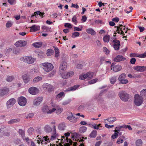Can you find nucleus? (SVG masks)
I'll return each mask as SVG.
<instances>
[{
	"label": "nucleus",
	"mask_w": 146,
	"mask_h": 146,
	"mask_svg": "<svg viewBox=\"0 0 146 146\" xmlns=\"http://www.w3.org/2000/svg\"><path fill=\"white\" fill-rule=\"evenodd\" d=\"M143 102V98L139 94H135L134 97V104L137 106H141Z\"/></svg>",
	"instance_id": "f257e3e1"
},
{
	"label": "nucleus",
	"mask_w": 146,
	"mask_h": 146,
	"mask_svg": "<svg viewBox=\"0 0 146 146\" xmlns=\"http://www.w3.org/2000/svg\"><path fill=\"white\" fill-rule=\"evenodd\" d=\"M53 107V105H52L51 106L45 105L42 107L41 110L44 113L51 114L53 113V111L54 110Z\"/></svg>",
	"instance_id": "f03ea898"
},
{
	"label": "nucleus",
	"mask_w": 146,
	"mask_h": 146,
	"mask_svg": "<svg viewBox=\"0 0 146 146\" xmlns=\"http://www.w3.org/2000/svg\"><path fill=\"white\" fill-rule=\"evenodd\" d=\"M43 68L44 70L47 72L51 71L54 68L52 64L48 62H44L42 64Z\"/></svg>",
	"instance_id": "7ed1b4c3"
},
{
	"label": "nucleus",
	"mask_w": 146,
	"mask_h": 146,
	"mask_svg": "<svg viewBox=\"0 0 146 146\" xmlns=\"http://www.w3.org/2000/svg\"><path fill=\"white\" fill-rule=\"evenodd\" d=\"M94 75L93 72H88L86 74H83L79 76V78L80 79L83 80L86 79L90 80L92 79Z\"/></svg>",
	"instance_id": "20e7f679"
},
{
	"label": "nucleus",
	"mask_w": 146,
	"mask_h": 146,
	"mask_svg": "<svg viewBox=\"0 0 146 146\" xmlns=\"http://www.w3.org/2000/svg\"><path fill=\"white\" fill-rule=\"evenodd\" d=\"M119 95L121 100L124 102L127 101L129 98V95L124 91H122L120 92Z\"/></svg>",
	"instance_id": "39448f33"
},
{
	"label": "nucleus",
	"mask_w": 146,
	"mask_h": 146,
	"mask_svg": "<svg viewBox=\"0 0 146 146\" xmlns=\"http://www.w3.org/2000/svg\"><path fill=\"white\" fill-rule=\"evenodd\" d=\"M21 60L24 62L29 64L33 63L36 60L35 59L31 56H24L21 58Z\"/></svg>",
	"instance_id": "423d86ee"
},
{
	"label": "nucleus",
	"mask_w": 146,
	"mask_h": 146,
	"mask_svg": "<svg viewBox=\"0 0 146 146\" xmlns=\"http://www.w3.org/2000/svg\"><path fill=\"white\" fill-rule=\"evenodd\" d=\"M53 109H54L53 113L55 112L56 113L57 115L60 114L63 110L62 108L60 107L59 105L55 104H53Z\"/></svg>",
	"instance_id": "0eeeda50"
},
{
	"label": "nucleus",
	"mask_w": 146,
	"mask_h": 146,
	"mask_svg": "<svg viewBox=\"0 0 146 146\" xmlns=\"http://www.w3.org/2000/svg\"><path fill=\"white\" fill-rule=\"evenodd\" d=\"M78 117H76L75 115L70 113L67 117V119L70 122L72 123H75L77 121V119H78Z\"/></svg>",
	"instance_id": "6e6552de"
},
{
	"label": "nucleus",
	"mask_w": 146,
	"mask_h": 146,
	"mask_svg": "<svg viewBox=\"0 0 146 146\" xmlns=\"http://www.w3.org/2000/svg\"><path fill=\"white\" fill-rule=\"evenodd\" d=\"M126 76L125 74H122L119 76L118 80L121 83L123 84H125L128 83V80L125 79Z\"/></svg>",
	"instance_id": "1a4fd4ad"
},
{
	"label": "nucleus",
	"mask_w": 146,
	"mask_h": 146,
	"mask_svg": "<svg viewBox=\"0 0 146 146\" xmlns=\"http://www.w3.org/2000/svg\"><path fill=\"white\" fill-rule=\"evenodd\" d=\"M61 77L63 78L66 79L73 76L74 73L72 71L66 72L65 71L61 74H59Z\"/></svg>",
	"instance_id": "9d476101"
},
{
	"label": "nucleus",
	"mask_w": 146,
	"mask_h": 146,
	"mask_svg": "<svg viewBox=\"0 0 146 146\" xmlns=\"http://www.w3.org/2000/svg\"><path fill=\"white\" fill-rule=\"evenodd\" d=\"M27 103V100L25 97L21 96L18 98V103L20 106H24L26 105Z\"/></svg>",
	"instance_id": "9b49d317"
},
{
	"label": "nucleus",
	"mask_w": 146,
	"mask_h": 146,
	"mask_svg": "<svg viewBox=\"0 0 146 146\" xmlns=\"http://www.w3.org/2000/svg\"><path fill=\"white\" fill-rule=\"evenodd\" d=\"M16 103V100L11 98L8 100L6 102V105L7 109H9L13 106Z\"/></svg>",
	"instance_id": "f8f14e48"
},
{
	"label": "nucleus",
	"mask_w": 146,
	"mask_h": 146,
	"mask_svg": "<svg viewBox=\"0 0 146 146\" xmlns=\"http://www.w3.org/2000/svg\"><path fill=\"white\" fill-rule=\"evenodd\" d=\"M19 133L21 135L23 140L25 141L26 142L29 144L31 140L29 139L28 137H25V133L24 131L22 130L21 129H19Z\"/></svg>",
	"instance_id": "ddd939ff"
},
{
	"label": "nucleus",
	"mask_w": 146,
	"mask_h": 146,
	"mask_svg": "<svg viewBox=\"0 0 146 146\" xmlns=\"http://www.w3.org/2000/svg\"><path fill=\"white\" fill-rule=\"evenodd\" d=\"M67 66V64L65 62H62L60 64L59 70V73L61 74L65 71Z\"/></svg>",
	"instance_id": "4468645a"
},
{
	"label": "nucleus",
	"mask_w": 146,
	"mask_h": 146,
	"mask_svg": "<svg viewBox=\"0 0 146 146\" xmlns=\"http://www.w3.org/2000/svg\"><path fill=\"white\" fill-rule=\"evenodd\" d=\"M28 92L31 94L35 95L38 93V90L37 88L32 87L29 89Z\"/></svg>",
	"instance_id": "2eb2a0df"
},
{
	"label": "nucleus",
	"mask_w": 146,
	"mask_h": 146,
	"mask_svg": "<svg viewBox=\"0 0 146 146\" xmlns=\"http://www.w3.org/2000/svg\"><path fill=\"white\" fill-rule=\"evenodd\" d=\"M126 59V58L121 55H118L114 58L113 60L115 62H119L124 61Z\"/></svg>",
	"instance_id": "dca6fc26"
},
{
	"label": "nucleus",
	"mask_w": 146,
	"mask_h": 146,
	"mask_svg": "<svg viewBox=\"0 0 146 146\" xmlns=\"http://www.w3.org/2000/svg\"><path fill=\"white\" fill-rule=\"evenodd\" d=\"M113 42L114 43L113 46L115 50H118L120 45V42L118 40L116 39L113 40Z\"/></svg>",
	"instance_id": "f3484780"
},
{
	"label": "nucleus",
	"mask_w": 146,
	"mask_h": 146,
	"mask_svg": "<svg viewBox=\"0 0 146 146\" xmlns=\"http://www.w3.org/2000/svg\"><path fill=\"white\" fill-rule=\"evenodd\" d=\"M133 69L137 71L142 72L146 70V66H135L133 67Z\"/></svg>",
	"instance_id": "a211bd4d"
},
{
	"label": "nucleus",
	"mask_w": 146,
	"mask_h": 146,
	"mask_svg": "<svg viewBox=\"0 0 146 146\" xmlns=\"http://www.w3.org/2000/svg\"><path fill=\"white\" fill-rule=\"evenodd\" d=\"M9 91L8 89L4 88H0V97H2L7 94Z\"/></svg>",
	"instance_id": "6ab92c4d"
},
{
	"label": "nucleus",
	"mask_w": 146,
	"mask_h": 146,
	"mask_svg": "<svg viewBox=\"0 0 146 146\" xmlns=\"http://www.w3.org/2000/svg\"><path fill=\"white\" fill-rule=\"evenodd\" d=\"M42 100V98L41 97H39L35 99L33 101V105L38 106Z\"/></svg>",
	"instance_id": "aec40b11"
},
{
	"label": "nucleus",
	"mask_w": 146,
	"mask_h": 146,
	"mask_svg": "<svg viewBox=\"0 0 146 146\" xmlns=\"http://www.w3.org/2000/svg\"><path fill=\"white\" fill-rule=\"evenodd\" d=\"M30 28V31L32 32H36L40 29V26L36 25L32 26Z\"/></svg>",
	"instance_id": "412c9836"
},
{
	"label": "nucleus",
	"mask_w": 146,
	"mask_h": 146,
	"mask_svg": "<svg viewBox=\"0 0 146 146\" xmlns=\"http://www.w3.org/2000/svg\"><path fill=\"white\" fill-rule=\"evenodd\" d=\"M26 44L25 42L22 40L17 41L15 43V46L17 47L24 46H25Z\"/></svg>",
	"instance_id": "4be33fe9"
},
{
	"label": "nucleus",
	"mask_w": 146,
	"mask_h": 146,
	"mask_svg": "<svg viewBox=\"0 0 146 146\" xmlns=\"http://www.w3.org/2000/svg\"><path fill=\"white\" fill-rule=\"evenodd\" d=\"M130 57L136 56L141 58H145L146 57V52L139 55H137L135 53H131L130 54Z\"/></svg>",
	"instance_id": "5701e85b"
},
{
	"label": "nucleus",
	"mask_w": 146,
	"mask_h": 146,
	"mask_svg": "<svg viewBox=\"0 0 146 146\" xmlns=\"http://www.w3.org/2000/svg\"><path fill=\"white\" fill-rule=\"evenodd\" d=\"M116 120L117 119L116 117H111L105 119V121L106 123V121H107L109 122V123L110 124H111L116 121Z\"/></svg>",
	"instance_id": "b1692460"
},
{
	"label": "nucleus",
	"mask_w": 146,
	"mask_h": 146,
	"mask_svg": "<svg viewBox=\"0 0 146 146\" xmlns=\"http://www.w3.org/2000/svg\"><path fill=\"white\" fill-rule=\"evenodd\" d=\"M121 69V66L119 64H117L114 66L113 68V70L115 72H117L120 71Z\"/></svg>",
	"instance_id": "393cba45"
},
{
	"label": "nucleus",
	"mask_w": 146,
	"mask_h": 146,
	"mask_svg": "<svg viewBox=\"0 0 146 146\" xmlns=\"http://www.w3.org/2000/svg\"><path fill=\"white\" fill-rule=\"evenodd\" d=\"M79 87V85H75L73 87L68 88L67 90H65V92H66L70 91H71L75 90L77 89Z\"/></svg>",
	"instance_id": "a878e982"
},
{
	"label": "nucleus",
	"mask_w": 146,
	"mask_h": 146,
	"mask_svg": "<svg viewBox=\"0 0 146 146\" xmlns=\"http://www.w3.org/2000/svg\"><path fill=\"white\" fill-rule=\"evenodd\" d=\"M86 31L88 33L91 34L92 35H96V32L92 28H88L86 30Z\"/></svg>",
	"instance_id": "bb28decb"
},
{
	"label": "nucleus",
	"mask_w": 146,
	"mask_h": 146,
	"mask_svg": "<svg viewBox=\"0 0 146 146\" xmlns=\"http://www.w3.org/2000/svg\"><path fill=\"white\" fill-rule=\"evenodd\" d=\"M22 78L24 82L26 84L28 83L30 80V78L28 75L26 74L23 75L22 76Z\"/></svg>",
	"instance_id": "cd10ccee"
},
{
	"label": "nucleus",
	"mask_w": 146,
	"mask_h": 146,
	"mask_svg": "<svg viewBox=\"0 0 146 146\" xmlns=\"http://www.w3.org/2000/svg\"><path fill=\"white\" fill-rule=\"evenodd\" d=\"M20 121V119L19 118L12 119L8 121V123L9 124H11L19 122Z\"/></svg>",
	"instance_id": "c85d7f7f"
},
{
	"label": "nucleus",
	"mask_w": 146,
	"mask_h": 146,
	"mask_svg": "<svg viewBox=\"0 0 146 146\" xmlns=\"http://www.w3.org/2000/svg\"><path fill=\"white\" fill-rule=\"evenodd\" d=\"M122 25H121L119 27H117V32L118 33L121 34V35H124V34L123 32V31H122Z\"/></svg>",
	"instance_id": "c756f323"
},
{
	"label": "nucleus",
	"mask_w": 146,
	"mask_h": 146,
	"mask_svg": "<svg viewBox=\"0 0 146 146\" xmlns=\"http://www.w3.org/2000/svg\"><path fill=\"white\" fill-rule=\"evenodd\" d=\"M65 96V93L63 92H62L59 93L56 96V98L58 99L64 97Z\"/></svg>",
	"instance_id": "7c9ffc66"
},
{
	"label": "nucleus",
	"mask_w": 146,
	"mask_h": 146,
	"mask_svg": "<svg viewBox=\"0 0 146 146\" xmlns=\"http://www.w3.org/2000/svg\"><path fill=\"white\" fill-rule=\"evenodd\" d=\"M110 36L108 35H105L103 37V40L104 42L108 43L110 40Z\"/></svg>",
	"instance_id": "2f4dec72"
},
{
	"label": "nucleus",
	"mask_w": 146,
	"mask_h": 146,
	"mask_svg": "<svg viewBox=\"0 0 146 146\" xmlns=\"http://www.w3.org/2000/svg\"><path fill=\"white\" fill-rule=\"evenodd\" d=\"M42 45V43L41 42H36L33 44V45L36 48H39Z\"/></svg>",
	"instance_id": "473e14b6"
},
{
	"label": "nucleus",
	"mask_w": 146,
	"mask_h": 146,
	"mask_svg": "<svg viewBox=\"0 0 146 146\" xmlns=\"http://www.w3.org/2000/svg\"><path fill=\"white\" fill-rule=\"evenodd\" d=\"M44 129L46 132H49L52 131L51 128L48 125H46L44 127Z\"/></svg>",
	"instance_id": "72a5a7b5"
},
{
	"label": "nucleus",
	"mask_w": 146,
	"mask_h": 146,
	"mask_svg": "<svg viewBox=\"0 0 146 146\" xmlns=\"http://www.w3.org/2000/svg\"><path fill=\"white\" fill-rule=\"evenodd\" d=\"M38 72V68H33L30 70V73L32 74H35Z\"/></svg>",
	"instance_id": "f704fd0d"
},
{
	"label": "nucleus",
	"mask_w": 146,
	"mask_h": 146,
	"mask_svg": "<svg viewBox=\"0 0 146 146\" xmlns=\"http://www.w3.org/2000/svg\"><path fill=\"white\" fill-rule=\"evenodd\" d=\"M42 31L44 32H48L50 30V28H49L46 26H43L42 27Z\"/></svg>",
	"instance_id": "c9c22d12"
},
{
	"label": "nucleus",
	"mask_w": 146,
	"mask_h": 146,
	"mask_svg": "<svg viewBox=\"0 0 146 146\" xmlns=\"http://www.w3.org/2000/svg\"><path fill=\"white\" fill-rule=\"evenodd\" d=\"M86 129L87 128L86 127L83 126L79 128V131L81 133H83L86 131Z\"/></svg>",
	"instance_id": "e433bc0d"
},
{
	"label": "nucleus",
	"mask_w": 146,
	"mask_h": 146,
	"mask_svg": "<svg viewBox=\"0 0 146 146\" xmlns=\"http://www.w3.org/2000/svg\"><path fill=\"white\" fill-rule=\"evenodd\" d=\"M72 22L75 25H77L78 23L77 17L76 15H74L72 19Z\"/></svg>",
	"instance_id": "4c0bfd02"
},
{
	"label": "nucleus",
	"mask_w": 146,
	"mask_h": 146,
	"mask_svg": "<svg viewBox=\"0 0 146 146\" xmlns=\"http://www.w3.org/2000/svg\"><path fill=\"white\" fill-rule=\"evenodd\" d=\"M42 80V78L40 76H37L35 77L33 80V82L37 83L40 81H41Z\"/></svg>",
	"instance_id": "58836bf2"
},
{
	"label": "nucleus",
	"mask_w": 146,
	"mask_h": 146,
	"mask_svg": "<svg viewBox=\"0 0 146 146\" xmlns=\"http://www.w3.org/2000/svg\"><path fill=\"white\" fill-rule=\"evenodd\" d=\"M44 13H42L41 12H40V11H38L37 12H35L34 13V14L32 15L31 17H33L34 16H36L37 15H39L40 16H42L43 15Z\"/></svg>",
	"instance_id": "ea45409f"
},
{
	"label": "nucleus",
	"mask_w": 146,
	"mask_h": 146,
	"mask_svg": "<svg viewBox=\"0 0 146 146\" xmlns=\"http://www.w3.org/2000/svg\"><path fill=\"white\" fill-rule=\"evenodd\" d=\"M72 101L71 99H68V100L63 101L62 103V105H66L69 104Z\"/></svg>",
	"instance_id": "a19ab883"
},
{
	"label": "nucleus",
	"mask_w": 146,
	"mask_h": 146,
	"mask_svg": "<svg viewBox=\"0 0 146 146\" xmlns=\"http://www.w3.org/2000/svg\"><path fill=\"white\" fill-rule=\"evenodd\" d=\"M142 140L140 139L137 140L135 142L136 146H141L142 145Z\"/></svg>",
	"instance_id": "79ce46f5"
},
{
	"label": "nucleus",
	"mask_w": 146,
	"mask_h": 146,
	"mask_svg": "<svg viewBox=\"0 0 146 146\" xmlns=\"http://www.w3.org/2000/svg\"><path fill=\"white\" fill-rule=\"evenodd\" d=\"M103 51L106 55H109L110 52V50L106 47L103 48Z\"/></svg>",
	"instance_id": "37998d69"
},
{
	"label": "nucleus",
	"mask_w": 146,
	"mask_h": 146,
	"mask_svg": "<svg viewBox=\"0 0 146 146\" xmlns=\"http://www.w3.org/2000/svg\"><path fill=\"white\" fill-rule=\"evenodd\" d=\"M58 129L60 130H62L65 129V125L64 123H62L58 125Z\"/></svg>",
	"instance_id": "c03bdc74"
},
{
	"label": "nucleus",
	"mask_w": 146,
	"mask_h": 146,
	"mask_svg": "<svg viewBox=\"0 0 146 146\" xmlns=\"http://www.w3.org/2000/svg\"><path fill=\"white\" fill-rule=\"evenodd\" d=\"M53 53V50L51 49H48L47 50L46 54L48 56H50Z\"/></svg>",
	"instance_id": "a18cd8bd"
},
{
	"label": "nucleus",
	"mask_w": 146,
	"mask_h": 146,
	"mask_svg": "<svg viewBox=\"0 0 146 146\" xmlns=\"http://www.w3.org/2000/svg\"><path fill=\"white\" fill-rule=\"evenodd\" d=\"M55 50V55L56 57H58L59 54V49L58 48L55 47L54 48Z\"/></svg>",
	"instance_id": "49530a36"
},
{
	"label": "nucleus",
	"mask_w": 146,
	"mask_h": 146,
	"mask_svg": "<svg viewBox=\"0 0 146 146\" xmlns=\"http://www.w3.org/2000/svg\"><path fill=\"white\" fill-rule=\"evenodd\" d=\"M74 136L76 138V139H75L76 141H79V142H82L83 141V139H81V138L79 139L78 138V134L77 133H75L74 134Z\"/></svg>",
	"instance_id": "de8ad7c7"
},
{
	"label": "nucleus",
	"mask_w": 146,
	"mask_h": 146,
	"mask_svg": "<svg viewBox=\"0 0 146 146\" xmlns=\"http://www.w3.org/2000/svg\"><path fill=\"white\" fill-rule=\"evenodd\" d=\"M97 135V131L96 130H94L91 133L90 135V137L92 138L95 137Z\"/></svg>",
	"instance_id": "09e8293b"
},
{
	"label": "nucleus",
	"mask_w": 146,
	"mask_h": 146,
	"mask_svg": "<svg viewBox=\"0 0 146 146\" xmlns=\"http://www.w3.org/2000/svg\"><path fill=\"white\" fill-rule=\"evenodd\" d=\"M13 22L11 21H9L6 24V26L7 28L11 27L13 25Z\"/></svg>",
	"instance_id": "8fccbe9b"
},
{
	"label": "nucleus",
	"mask_w": 146,
	"mask_h": 146,
	"mask_svg": "<svg viewBox=\"0 0 146 146\" xmlns=\"http://www.w3.org/2000/svg\"><path fill=\"white\" fill-rule=\"evenodd\" d=\"M64 141H66V142H68V143H66V144H64V146H70L69 144H68V142H69L70 144H72V141H70V140H69L68 139V138L66 137V139H64Z\"/></svg>",
	"instance_id": "3c124183"
},
{
	"label": "nucleus",
	"mask_w": 146,
	"mask_h": 146,
	"mask_svg": "<svg viewBox=\"0 0 146 146\" xmlns=\"http://www.w3.org/2000/svg\"><path fill=\"white\" fill-rule=\"evenodd\" d=\"M124 128L123 126H120L115 127V129L114 130L115 132H117L118 133L119 132L121 131V128Z\"/></svg>",
	"instance_id": "603ef678"
},
{
	"label": "nucleus",
	"mask_w": 146,
	"mask_h": 146,
	"mask_svg": "<svg viewBox=\"0 0 146 146\" xmlns=\"http://www.w3.org/2000/svg\"><path fill=\"white\" fill-rule=\"evenodd\" d=\"M58 134L56 133H55L50 138L51 140H53L55 139L58 137Z\"/></svg>",
	"instance_id": "864d4df0"
},
{
	"label": "nucleus",
	"mask_w": 146,
	"mask_h": 146,
	"mask_svg": "<svg viewBox=\"0 0 146 146\" xmlns=\"http://www.w3.org/2000/svg\"><path fill=\"white\" fill-rule=\"evenodd\" d=\"M80 35V33L78 32H75L72 33V37L75 38L76 37H78Z\"/></svg>",
	"instance_id": "5fc2aeb1"
},
{
	"label": "nucleus",
	"mask_w": 146,
	"mask_h": 146,
	"mask_svg": "<svg viewBox=\"0 0 146 146\" xmlns=\"http://www.w3.org/2000/svg\"><path fill=\"white\" fill-rule=\"evenodd\" d=\"M140 94L142 96L146 97V89L142 90L140 92Z\"/></svg>",
	"instance_id": "6e6d98bb"
},
{
	"label": "nucleus",
	"mask_w": 146,
	"mask_h": 146,
	"mask_svg": "<svg viewBox=\"0 0 146 146\" xmlns=\"http://www.w3.org/2000/svg\"><path fill=\"white\" fill-rule=\"evenodd\" d=\"M97 80L98 79L97 78L94 79L93 80L89 81L88 82V83L89 84H94V83H96L97 82Z\"/></svg>",
	"instance_id": "4d7b16f0"
},
{
	"label": "nucleus",
	"mask_w": 146,
	"mask_h": 146,
	"mask_svg": "<svg viewBox=\"0 0 146 146\" xmlns=\"http://www.w3.org/2000/svg\"><path fill=\"white\" fill-rule=\"evenodd\" d=\"M64 26L66 27H68L69 29L72 28V25L69 23H66L64 24Z\"/></svg>",
	"instance_id": "13d9d810"
},
{
	"label": "nucleus",
	"mask_w": 146,
	"mask_h": 146,
	"mask_svg": "<svg viewBox=\"0 0 146 146\" xmlns=\"http://www.w3.org/2000/svg\"><path fill=\"white\" fill-rule=\"evenodd\" d=\"M13 79V76H8L7 77L6 80L8 82H11Z\"/></svg>",
	"instance_id": "bf43d9fd"
},
{
	"label": "nucleus",
	"mask_w": 146,
	"mask_h": 146,
	"mask_svg": "<svg viewBox=\"0 0 146 146\" xmlns=\"http://www.w3.org/2000/svg\"><path fill=\"white\" fill-rule=\"evenodd\" d=\"M49 86L51 87V85L50 84L46 83H44L42 85L43 88H45L46 89Z\"/></svg>",
	"instance_id": "052dcab7"
},
{
	"label": "nucleus",
	"mask_w": 146,
	"mask_h": 146,
	"mask_svg": "<svg viewBox=\"0 0 146 146\" xmlns=\"http://www.w3.org/2000/svg\"><path fill=\"white\" fill-rule=\"evenodd\" d=\"M116 79L115 77H113L110 79V82L111 84H114L116 81Z\"/></svg>",
	"instance_id": "680f3d73"
},
{
	"label": "nucleus",
	"mask_w": 146,
	"mask_h": 146,
	"mask_svg": "<svg viewBox=\"0 0 146 146\" xmlns=\"http://www.w3.org/2000/svg\"><path fill=\"white\" fill-rule=\"evenodd\" d=\"M34 115V114L33 113H31L29 114L26 117L27 118H31L33 117Z\"/></svg>",
	"instance_id": "e2e57ef3"
},
{
	"label": "nucleus",
	"mask_w": 146,
	"mask_h": 146,
	"mask_svg": "<svg viewBox=\"0 0 146 146\" xmlns=\"http://www.w3.org/2000/svg\"><path fill=\"white\" fill-rule=\"evenodd\" d=\"M43 139H44V140L45 141L48 142H50V140H51L50 138H49L47 136L44 137H43Z\"/></svg>",
	"instance_id": "0e129e2a"
},
{
	"label": "nucleus",
	"mask_w": 146,
	"mask_h": 146,
	"mask_svg": "<svg viewBox=\"0 0 146 146\" xmlns=\"http://www.w3.org/2000/svg\"><path fill=\"white\" fill-rule=\"evenodd\" d=\"M123 142V140L121 138H118L117 141V144L122 143Z\"/></svg>",
	"instance_id": "69168bd1"
},
{
	"label": "nucleus",
	"mask_w": 146,
	"mask_h": 146,
	"mask_svg": "<svg viewBox=\"0 0 146 146\" xmlns=\"http://www.w3.org/2000/svg\"><path fill=\"white\" fill-rule=\"evenodd\" d=\"M34 131V129L32 127H31L29 128L28 130V132L29 134L32 133Z\"/></svg>",
	"instance_id": "338daca9"
},
{
	"label": "nucleus",
	"mask_w": 146,
	"mask_h": 146,
	"mask_svg": "<svg viewBox=\"0 0 146 146\" xmlns=\"http://www.w3.org/2000/svg\"><path fill=\"white\" fill-rule=\"evenodd\" d=\"M118 133L117 132H115V133L112 135L111 137L113 139L116 138L118 136Z\"/></svg>",
	"instance_id": "774afa93"
}]
</instances>
